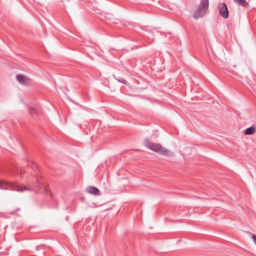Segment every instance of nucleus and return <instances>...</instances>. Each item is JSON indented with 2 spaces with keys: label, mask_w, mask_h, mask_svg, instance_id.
Returning <instances> with one entry per match:
<instances>
[{
  "label": "nucleus",
  "mask_w": 256,
  "mask_h": 256,
  "mask_svg": "<svg viewBox=\"0 0 256 256\" xmlns=\"http://www.w3.org/2000/svg\"><path fill=\"white\" fill-rule=\"evenodd\" d=\"M0 188L1 190H16L22 192L24 190H29V188L26 186L20 185L16 182H8L6 181H0Z\"/></svg>",
  "instance_id": "nucleus-1"
},
{
  "label": "nucleus",
  "mask_w": 256,
  "mask_h": 256,
  "mask_svg": "<svg viewBox=\"0 0 256 256\" xmlns=\"http://www.w3.org/2000/svg\"><path fill=\"white\" fill-rule=\"evenodd\" d=\"M144 145L150 150L158 152L160 154L168 156L170 154V152L168 150L162 148L159 144H156L151 142L148 138H146L144 141Z\"/></svg>",
  "instance_id": "nucleus-2"
},
{
  "label": "nucleus",
  "mask_w": 256,
  "mask_h": 256,
  "mask_svg": "<svg viewBox=\"0 0 256 256\" xmlns=\"http://www.w3.org/2000/svg\"><path fill=\"white\" fill-rule=\"evenodd\" d=\"M208 0H200V2L198 8L196 10L193 14V18L194 19H198L202 18L205 15L208 9Z\"/></svg>",
  "instance_id": "nucleus-3"
},
{
  "label": "nucleus",
  "mask_w": 256,
  "mask_h": 256,
  "mask_svg": "<svg viewBox=\"0 0 256 256\" xmlns=\"http://www.w3.org/2000/svg\"><path fill=\"white\" fill-rule=\"evenodd\" d=\"M34 180L36 181L35 183H34L32 182H31L30 180H28V186H26L29 188V190H32L35 191H38L40 189L42 184L41 183L40 178H39L38 176L34 178V180H33V181Z\"/></svg>",
  "instance_id": "nucleus-4"
},
{
  "label": "nucleus",
  "mask_w": 256,
  "mask_h": 256,
  "mask_svg": "<svg viewBox=\"0 0 256 256\" xmlns=\"http://www.w3.org/2000/svg\"><path fill=\"white\" fill-rule=\"evenodd\" d=\"M218 10L220 15L223 18H228L229 13L228 8L225 3L222 2L219 4L218 6Z\"/></svg>",
  "instance_id": "nucleus-5"
},
{
  "label": "nucleus",
  "mask_w": 256,
  "mask_h": 256,
  "mask_svg": "<svg viewBox=\"0 0 256 256\" xmlns=\"http://www.w3.org/2000/svg\"><path fill=\"white\" fill-rule=\"evenodd\" d=\"M16 80L22 84H26L30 82V79L23 74H19L16 76Z\"/></svg>",
  "instance_id": "nucleus-6"
},
{
  "label": "nucleus",
  "mask_w": 256,
  "mask_h": 256,
  "mask_svg": "<svg viewBox=\"0 0 256 256\" xmlns=\"http://www.w3.org/2000/svg\"><path fill=\"white\" fill-rule=\"evenodd\" d=\"M86 191L90 194L94 195H98L100 192L98 188L93 186H88L86 190Z\"/></svg>",
  "instance_id": "nucleus-7"
},
{
  "label": "nucleus",
  "mask_w": 256,
  "mask_h": 256,
  "mask_svg": "<svg viewBox=\"0 0 256 256\" xmlns=\"http://www.w3.org/2000/svg\"><path fill=\"white\" fill-rule=\"evenodd\" d=\"M256 132V129L254 126H251L250 128H247L244 134L245 135H251L254 134Z\"/></svg>",
  "instance_id": "nucleus-8"
},
{
  "label": "nucleus",
  "mask_w": 256,
  "mask_h": 256,
  "mask_svg": "<svg viewBox=\"0 0 256 256\" xmlns=\"http://www.w3.org/2000/svg\"><path fill=\"white\" fill-rule=\"evenodd\" d=\"M234 2L238 4L239 5L243 6L246 7L248 6V2L246 0H233Z\"/></svg>",
  "instance_id": "nucleus-9"
},
{
  "label": "nucleus",
  "mask_w": 256,
  "mask_h": 256,
  "mask_svg": "<svg viewBox=\"0 0 256 256\" xmlns=\"http://www.w3.org/2000/svg\"><path fill=\"white\" fill-rule=\"evenodd\" d=\"M118 80L120 82L122 83V84H126V81L125 79L124 78H120V79H118Z\"/></svg>",
  "instance_id": "nucleus-10"
},
{
  "label": "nucleus",
  "mask_w": 256,
  "mask_h": 256,
  "mask_svg": "<svg viewBox=\"0 0 256 256\" xmlns=\"http://www.w3.org/2000/svg\"><path fill=\"white\" fill-rule=\"evenodd\" d=\"M252 240H253L254 244H256V235L253 234L252 236Z\"/></svg>",
  "instance_id": "nucleus-11"
},
{
  "label": "nucleus",
  "mask_w": 256,
  "mask_h": 256,
  "mask_svg": "<svg viewBox=\"0 0 256 256\" xmlns=\"http://www.w3.org/2000/svg\"><path fill=\"white\" fill-rule=\"evenodd\" d=\"M34 108H31L30 110V112H31L32 114L34 112Z\"/></svg>",
  "instance_id": "nucleus-12"
},
{
  "label": "nucleus",
  "mask_w": 256,
  "mask_h": 256,
  "mask_svg": "<svg viewBox=\"0 0 256 256\" xmlns=\"http://www.w3.org/2000/svg\"><path fill=\"white\" fill-rule=\"evenodd\" d=\"M174 220V221H178V220Z\"/></svg>",
  "instance_id": "nucleus-13"
}]
</instances>
